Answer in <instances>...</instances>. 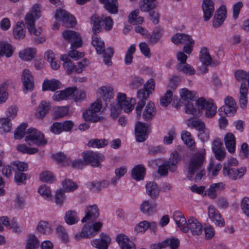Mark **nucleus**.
I'll return each instance as SVG.
<instances>
[{
  "instance_id": "f257e3e1",
  "label": "nucleus",
  "mask_w": 249,
  "mask_h": 249,
  "mask_svg": "<svg viewBox=\"0 0 249 249\" xmlns=\"http://www.w3.org/2000/svg\"><path fill=\"white\" fill-rule=\"evenodd\" d=\"M117 104L112 105L110 108V115L113 119H116L124 110L125 113H129L134 109L135 100L129 99L124 93H118L117 96Z\"/></svg>"
},
{
  "instance_id": "f03ea898",
  "label": "nucleus",
  "mask_w": 249,
  "mask_h": 249,
  "mask_svg": "<svg viewBox=\"0 0 249 249\" xmlns=\"http://www.w3.org/2000/svg\"><path fill=\"white\" fill-rule=\"evenodd\" d=\"M155 86V81L151 78L149 79L144 85L142 89L138 91L137 97L140 101L137 103L136 112L138 116H141L142 109L145 105V101L148 98L150 94L154 91Z\"/></svg>"
},
{
  "instance_id": "7ed1b4c3",
  "label": "nucleus",
  "mask_w": 249,
  "mask_h": 249,
  "mask_svg": "<svg viewBox=\"0 0 249 249\" xmlns=\"http://www.w3.org/2000/svg\"><path fill=\"white\" fill-rule=\"evenodd\" d=\"M91 44L95 48L97 53H103L105 64L107 66L111 65L112 61L111 59L114 54L113 48L108 47L105 50L104 42L98 37L97 34H93Z\"/></svg>"
},
{
  "instance_id": "20e7f679",
  "label": "nucleus",
  "mask_w": 249,
  "mask_h": 249,
  "mask_svg": "<svg viewBox=\"0 0 249 249\" xmlns=\"http://www.w3.org/2000/svg\"><path fill=\"white\" fill-rule=\"evenodd\" d=\"M40 17V9L38 4H36L33 7L32 10L28 13L25 17V24L29 32L31 35L36 36H39L41 33V30L35 28V22Z\"/></svg>"
},
{
  "instance_id": "39448f33",
  "label": "nucleus",
  "mask_w": 249,
  "mask_h": 249,
  "mask_svg": "<svg viewBox=\"0 0 249 249\" xmlns=\"http://www.w3.org/2000/svg\"><path fill=\"white\" fill-rule=\"evenodd\" d=\"M205 153L197 152L193 154L190 158L188 163V173L187 178L189 179H192L193 176L202 167L205 159Z\"/></svg>"
},
{
  "instance_id": "423d86ee",
  "label": "nucleus",
  "mask_w": 249,
  "mask_h": 249,
  "mask_svg": "<svg viewBox=\"0 0 249 249\" xmlns=\"http://www.w3.org/2000/svg\"><path fill=\"white\" fill-rule=\"evenodd\" d=\"M180 159L181 156L177 151L173 152L168 161H165L159 166L158 173L161 176H166L168 170L171 172H174L177 168V164L180 160Z\"/></svg>"
},
{
  "instance_id": "0eeeda50",
  "label": "nucleus",
  "mask_w": 249,
  "mask_h": 249,
  "mask_svg": "<svg viewBox=\"0 0 249 249\" xmlns=\"http://www.w3.org/2000/svg\"><path fill=\"white\" fill-rule=\"evenodd\" d=\"M26 134L25 141L29 145L35 144L41 146L45 145L47 142L44 134L36 128L31 127L28 129Z\"/></svg>"
},
{
  "instance_id": "6e6552de",
  "label": "nucleus",
  "mask_w": 249,
  "mask_h": 249,
  "mask_svg": "<svg viewBox=\"0 0 249 249\" xmlns=\"http://www.w3.org/2000/svg\"><path fill=\"white\" fill-rule=\"evenodd\" d=\"M102 108L101 99H97L96 102L92 103L88 109L83 112V117L85 121L96 123L102 119V117L98 115Z\"/></svg>"
},
{
  "instance_id": "1a4fd4ad",
  "label": "nucleus",
  "mask_w": 249,
  "mask_h": 249,
  "mask_svg": "<svg viewBox=\"0 0 249 249\" xmlns=\"http://www.w3.org/2000/svg\"><path fill=\"white\" fill-rule=\"evenodd\" d=\"M196 105L199 109H205V115L207 118H212L216 113V106L213 102L208 101L204 98H198L196 101Z\"/></svg>"
},
{
  "instance_id": "9d476101",
  "label": "nucleus",
  "mask_w": 249,
  "mask_h": 249,
  "mask_svg": "<svg viewBox=\"0 0 249 249\" xmlns=\"http://www.w3.org/2000/svg\"><path fill=\"white\" fill-rule=\"evenodd\" d=\"M83 160H85L87 165L90 164L93 167H98L100 162L105 159L104 156L92 151H87L82 154Z\"/></svg>"
},
{
  "instance_id": "9b49d317",
  "label": "nucleus",
  "mask_w": 249,
  "mask_h": 249,
  "mask_svg": "<svg viewBox=\"0 0 249 249\" xmlns=\"http://www.w3.org/2000/svg\"><path fill=\"white\" fill-rule=\"evenodd\" d=\"M63 36L71 43V49H77L82 46V39L78 33L72 30H66L63 32Z\"/></svg>"
},
{
  "instance_id": "f8f14e48",
  "label": "nucleus",
  "mask_w": 249,
  "mask_h": 249,
  "mask_svg": "<svg viewBox=\"0 0 249 249\" xmlns=\"http://www.w3.org/2000/svg\"><path fill=\"white\" fill-rule=\"evenodd\" d=\"M55 17L56 19L62 21L63 25L66 27H73L76 24L75 18L65 10H57Z\"/></svg>"
},
{
  "instance_id": "ddd939ff",
  "label": "nucleus",
  "mask_w": 249,
  "mask_h": 249,
  "mask_svg": "<svg viewBox=\"0 0 249 249\" xmlns=\"http://www.w3.org/2000/svg\"><path fill=\"white\" fill-rule=\"evenodd\" d=\"M150 125L142 122H138L135 125V136L139 142H143L146 140L149 133Z\"/></svg>"
},
{
  "instance_id": "4468645a",
  "label": "nucleus",
  "mask_w": 249,
  "mask_h": 249,
  "mask_svg": "<svg viewBox=\"0 0 249 249\" xmlns=\"http://www.w3.org/2000/svg\"><path fill=\"white\" fill-rule=\"evenodd\" d=\"M142 109L141 116H138L136 114L137 117L139 119L142 118L144 121L148 122L153 120L157 114V110L155 107V105L153 103L149 102L146 106Z\"/></svg>"
},
{
  "instance_id": "2eb2a0df",
  "label": "nucleus",
  "mask_w": 249,
  "mask_h": 249,
  "mask_svg": "<svg viewBox=\"0 0 249 249\" xmlns=\"http://www.w3.org/2000/svg\"><path fill=\"white\" fill-rule=\"evenodd\" d=\"M209 218L215 225L223 227L225 225V221L219 211L213 205H210L208 209Z\"/></svg>"
},
{
  "instance_id": "dca6fc26",
  "label": "nucleus",
  "mask_w": 249,
  "mask_h": 249,
  "mask_svg": "<svg viewBox=\"0 0 249 249\" xmlns=\"http://www.w3.org/2000/svg\"><path fill=\"white\" fill-rule=\"evenodd\" d=\"M100 239H95L91 242L93 247L98 249H107L111 242L110 237L103 232L100 235Z\"/></svg>"
},
{
  "instance_id": "f3484780",
  "label": "nucleus",
  "mask_w": 249,
  "mask_h": 249,
  "mask_svg": "<svg viewBox=\"0 0 249 249\" xmlns=\"http://www.w3.org/2000/svg\"><path fill=\"white\" fill-rule=\"evenodd\" d=\"M225 105L220 108L227 115H232L236 112V103L232 97L228 96L225 99Z\"/></svg>"
},
{
  "instance_id": "a211bd4d",
  "label": "nucleus",
  "mask_w": 249,
  "mask_h": 249,
  "mask_svg": "<svg viewBox=\"0 0 249 249\" xmlns=\"http://www.w3.org/2000/svg\"><path fill=\"white\" fill-rule=\"evenodd\" d=\"M246 172L245 167H241L240 169H235L224 166L223 173L224 176H228L230 178L235 180L238 178H241Z\"/></svg>"
},
{
  "instance_id": "6ab92c4d",
  "label": "nucleus",
  "mask_w": 249,
  "mask_h": 249,
  "mask_svg": "<svg viewBox=\"0 0 249 249\" xmlns=\"http://www.w3.org/2000/svg\"><path fill=\"white\" fill-rule=\"evenodd\" d=\"M185 228L188 229L187 232L189 230H190L191 233L194 235H199L201 234L202 232V225L194 217H191L188 220L187 223Z\"/></svg>"
},
{
  "instance_id": "aec40b11",
  "label": "nucleus",
  "mask_w": 249,
  "mask_h": 249,
  "mask_svg": "<svg viewBox=\"0 0 249 249\" xmlns=\"http://www.w3.org/2000/svg\"><path fill=\"white\" fill-rule=\"evenodd\" d=\"M99 216V210L97 206L93 205L87 207L85 216L82 219L81 222H92L95 221Z\"/></svg>"
},
{
  "instance_id": "412c9836",
  "label": "nucleus",
  "mask_w": 249,
  "mask_h": 249,
  "mask_svg": "<svg viewBox=\"0 0 249 249\" xmlns=\"http://www.w3.org/2000/svg\"><path fill=\"white\" fill-rule=\"evenodd\" d=\"M21 80L23 85V90L32 91L34 87L33 76L28 70H24L22 73Z\"/></svg>"
},
{
  "instance_id": "4be33fe9",
  "label": "nucleus",
  "mask_w": 249,
  "mask_h": 249,
  "mask_svg": "<svg viewBox=\"0 0 249 249\" xmlns=\"http://www.w3.org/2000/svg\"><path fill=\"white\" fill-rule=\"evenodd\" d=\"M203 18L205 21L209 20L214 11V2L212 0H203L202 3Z\"/></svg>"
},
{
  "instance_id": "5701e85b",
  "label": "nucleus",
  "mask_w": 249,
  "mask_h": 249,
  "mask_svg": "<svg viewBox=\"0 0 249 249\" xmlns=\"http://www.w3.org/2000/svg\"><path fill=\"white\" fill-rule=\"evenodd\" d=\"M179 245V241L175 238L167 239L158 244L153 245L151 249H162L166 247H170L171 249H178Z\"/></svg>"
},
{
  "instance_id": "b1692460",
  "label": "nucleus",
  "mask_w": 249,
  "mask_h": 249,
  "mask_svg": "<svg viewBox=\"0 0 249 249\" xmlns=\"http://www.w3.org/2000/svg\"><path fill=\"white\" fill-rule=\"evenodd\" d=\"M75 89V88L69 87L64 90L56 91L54 93L53 98L56 101L67 100L71 98V95L72 94Z\"/></svg>"
},
{
  "instance_id": "393cba45",
  "label": "nucleus",
  "mask_w": 249,
  "mask_h": 249,
  "mask_svg": "<svg viewBox=\"0 0 249 249\" xmlns=\"http://www.w3.org/2000/svg\"><path fill=\"white\" fill-rule=\"evenodd\" d=\"M116 241L121 249H136L134 243L124 234H119L116 237Z\"/></svg>"
},
{
  "instance_id": "a878e982",
  "label": "nucleus",
  "mask_w": 249,
  "mask_h": 249,
  "mask_svg": "<svg viewBox=\"0 0 249 249\" xmlns=\"http://www.w3.org/2000/svg\"><path fill=\"white\" fill-rule=\"evenodd\" d=\"M173 216L180 230L183 232H187L188 229L185 228L187 222L183 213L180 211H176L174 213Z\"/></svg>"
},
{
  "instance_id": "bb28decb",
  "label": "nucleus",
  "mask_w": 249,
  "mask_h": 249,
  "mask_svg": "<svg viewBox=\"0 0 249 249\" xmlns=\"http://www.w3.org/2000/svg\"><path fill=\"white\" fill-rule=\"evenodd\" d=\"M157 207L156 203H150L148 200H145L140 205V209L144 214L150 216L156 213Z\"/></svg>"
},
{
  "instance_id": "cd10ccee",
  "label": "nucleus",
  "mask_w": 249,
  "mask_h": 249,
  "mask_svg": "<svg viewBox=\"0 0 249 249\" xmlns=\"http://www.w3.org/2000/svg\"><path fill=\"white\" fill-rule=\"evenodd\" d=\"M90 23L92 25V32L93 34L100 33L104 27L103 18L99 17L96 14L90 17Z\"/></svg>"
},
{
  "instance_id": "c85d7f7f",
  "label": "nucleus",
  "mask_w": 249,
  "mask_h": 249,
  "mask_svg": "<svg viewBox=\"0 0 249 249\" xmlns=\"http://www.w3.org/2000/svg\"><path fill=\"white\" fill-rule=\"evenodd\" d=\"M90 223L89 222L85 224L81 232L75 235V237L77 240H79L81 237L87 238L92 237L95 235V231H93Z\"/></svg>"
},
{
  "instance_id": "c756f323",
  "label": "nucleus",
  "mask_w": 249,
  "mask_h": 249,
  "mask_svg": "<svg viewBox=\"0 0 249 249\" xmlns=\"http://www.w3.org/2000/svg\"><path fill=\"white\" fill-rule=\"evenodd\" d=\"M172 41L175 44H186L187 42L194 43V41L191 36L182 33L176 34L172 37Z\"/></svg>"
},
{
  "instance_id": "7c9ffc66",
  "label": "nucleus",
  "mask_w": 249,
  "mask_h": 249,
  "mask_svg": "<svg viewBox=\"0 0 249 249\" xmlns=\"http://www.w3.org/2000/svg\"><path fill=\"white\" fill-rule=\"evenodd\" d=\"M248 89L246 83L245 82L241 83L238 97L240 107L242 108L245 107L248 103Z\"/></svg>"
},
{
  "instance_id": "2f4dec72",
  "label": "nucleus",
  "mask_w": 249,
  "mask_h": 249,
  "mask_svg": "<svg viewBox=\"0 0 249 249\" xmlns=\"http://www.w3.org/2000/svg\"><path fill=\"white\" fill-rule=\"evenodd\" d=\"M224 142L226 148L231 153H234L235 150V138L231 133H228L224 137Z\"/></svg>"
},
{
  "instance_id": "473e14b6",
  "label": "nucleus",
  "mask_w": 249,
  "mask_h": 249,
  "mask_svg": "<svg viewBox=\"0 0 249 249\" xmlns=\"http://www.w3.org/2000/svg\"><path fill=\"white\" fill-rule=\"evenodd\" d=\"M226 11L225 8L220 7L215 12L213 17V26L215 27L220 26L225 19Z\"/></svg>"
},
{
  "instance_id": "72a5a7b5",
  "label": "nucleus",
  "mask_w": 249,
  "mask_h": 249,
  "mask_svg": "<svg viewBox=\"0 0 249 249\" xmlns=\"http://www.w3.org/2000/svg\"><path fill=\"white\" fill-rule=\"evenodd\" d=\"M60 83L57 80L54 79L51 80L46 79L43 83L42 90L54 91L60 88Z\"/></svg>"
},
{
  "instance_id": "f704fd0d",
  "label": "nucleus",
  "mask_w": 249,
  "mask_h": 249,
  "mask_svg": "<svg viewBox=\"0 0 249 249\" xmlns=\"http://www.w3.org/2000/svg\"><path fill=\"white\" fill-rule=\"evenodd\" d=\"M51 109V105L49 102L42 101L40 103L36 116L39 119H43L49 112Z\"/></svg>"
},
{
  "instance_id": "c9c22d12",
  "label": "nucleus",
  "mask_w": 249,
  "mask_h": 249,
  "mask_svg": "<svg viewBox=\"0 0 249 249\" xmlns=\"http://www.w3.org/2000/svg\"><path fill=\"white\" fill-rule=\"evenodd\" d=\"M145 174L144 166L142 164H138L132 170V178L137 181L142 180L144 178Z\"/></svg>"
},
{
  "instance_id": "e433bc0d",
  "label": "nucleus",
  "mask_w": 249,
  "mask_h": 249,
  "mask_svg": "<svg viewBox=\"0 0 249 249\" xmlns=\"http://www.w3.org/2000/svg\"><path fill=\"white\" fill-rule=\"evenodd\" d=\"M104 4L105 9L111 14H116L118 12L117 0H99Z\"/></svg>"
},
{
  "instance_id": "4c0bfd02",
  "label": "nucleus",
  "mask_w": 249,
  "mask_h": 249,
  "mask_svg": "<svg viewBox=\"0 0 249 249\" xmlns=\"http://www.w3.org/2000/svg\"><path fill=\"white\" fill-rule=\"evenodd\" d=\"M24 27V24L23 21L17 23L13 30V34L15 38L20 40L25 37L26 31Z\"/></svg>"
},
{
  "instance_id": "58836bf2",
  "label": "nucleus",
  "mask_w": 249,
  "mask_h": 249,
  "mask_svg": "<svg viewBox=\"0 0 249 249\" xmlns=\"http://www.w3.org/2000/svg\"><path fill=\"white\" fill-rule=\"evenodd\" d=\"M157 0H141L139 7L143 12H149L157 7Z\"/></svg>"
},
{
  "instance_id": "ea45409f",
  "label": "nucleus",
  "mask_w": 249,
  "mask_h": 249,
  "mask_svg": "<svg viewBox=\"0 0 249 249\" xmlns=\"http://www.w3.org/2000/svg\"><path fill=\"white\" fill-rule=\"evenodd\" d=\"M147 194L152 198H155L159 195V190L157 183L154 181L147 183L145 186Z\"/></svg>"
},
{
  "instance_id": "a19ab883",
  "label": "nucleus",
  "mask_w": 249,
  "mask_h": 249,
  "mask_svg": "<svg viewBox=\"0 0 249 249\" xmlns=\"http://www.w3.org/2000/svg\"><path fill=\"white\" fill-rule=\"evenodd\" d=\"M36 52V49L29 48L21 51L19 53V57L23 60L30 61L35 57Z\"/></svg>"
},
{
  "instance_id": "79ce46f5",
  "label": "nucleus",
  "mask_w": 249,
  "mask_h": 249,
  "mask_svg": "<svg viewBox=\"0 0 249 249\" xmlns=\"http://www.w3.org/2000/svg\"><path fill=\"white\" fill-rule=\"evenodd\" d=\"M199 60L204 66L211 65L212 59L207 47H203L199 53Z\"/></svg>"
},
{
  "instance_id": "37998d69",
  "label": "nucleus",
  "mask_w": 249,
  "mask_h": 249,
  "mask_svg": "<svg viewBox=\"0 0 249 249\" xmlns=\"http://www.w3.org/2000/svg\"><path fill=\"white\" fill-rule=\"evenodd\" d=\"M13 53L12 46L10 44L4 41L0 42V57L4 55L9 57Z\"/></svg>"
},
{
  "instance_id": "c03bdc74",
  "label": "nucleus",
  "mask_w": 249,
  "mask_h": 249,
  "mask_svg": "<svg viewBox=\"0 0 249 249\" xmlns=\"http://www.w3.org/2000/svg\"><path fill=\"white\" fill-rule=\"evenodd\" d=\"M224 184L221 183H213L212 184L207 190L208 196L212 199H214L217 196L216 192L223 189Z\"/></svg>"
},
{
  "instance_id": "a18cd8bd",
  "label": "nucleus",
  "mask_w": 249,
  "mask_h": 249,
  "mask_svg": "<svg viewBox=\"0 0 249 249\" xmlns=\"http://www.w3.org/2000/svg\"><path fill=\"white\" fill-rule=\"evenodd\" d=\"M161 36V31L156 29L153 31L152 34H146L145 38L148 40L149 44H155L160 40Z\"/></svg>"
},
{
  "instance_id": "49530a36",
  "label": "nucleus",
  "mask_w": 249,
  "mask_h": 249,
  "mask_svg": "<svg viewBox=\"0 0 249 249\" xmlns=\"http://www.w3.org/2000/svg\"><path fill=\"white\" fill-rule=\"evenodd\" d=\"M108 143V141L105 139H93L89 142L87 145L89 147L101 148L107 146Z\"/></svg>"
},
{
  "instance_id": "de8ad7c7",
  "label": "nucleus",
  "mask_w": 249,
  "mask_h": 249,
  "mask_svg": "<svg viewBox=\"0 0 249 249\" xmlns=\"http://www.w3.org/2000/svg\"><path fill=\"white\" fill-rule=\"evenodd\" d=\"M61 60L64 61L63 67L68 74H71L75 69L73 62L66 56H62Z\"/></svg>"
},
{
  "instance_id": "09e8293b",
  "label": "nucleus",
  "mask_w": 249,
  "mask_h": 249,
  "mask_svg": "<svg viewBox=\"0 0 249 249\" xmlns=\"http://www.w3.org/2000/svg\"><path fill=\"white\" fill-rule=\"evenodd\" d=\"M181 137L185 144L188 146L191 149L194 148L195 142L192 138L191 133L185 130L182 131Z\"/></svg>"
},
{
  "instance_id": "8fccbe9b",
  "label": "nucleus",
  "mask_w": 249,
  "mask_h": 249,
  "mask_svg": "<svg viewBox=\"0 0 249 249\" xmlns=\"http://www.w3.org/2000/svg\"><path fill=\"white\" fill-rule=\"evenodd\" d=\"M100 94L107 104V102H109L113 98V89L110 87H102L100 89Z\"/></svg>"
},
{
  "instance_id": "3c124183",
  "label": "nucleus",
  "mask_w": 249,
  "mask_h": 249,
  "mask_svg": "<svg viewBox=\"0 0 249 249\" xmlns=\"http://www.w3.org/2000/svg\"><path fill=\"white\" fill-rule=\"evenodd\" d=\"M177 69L178 71L186 74L193 75L196 72L195 69L186 63L184 64L178 63L177 66Z\"/></svg>"
},
{
  "instance_id": "603ef678",
  "label": "nucleus",
  "mask_w": 249,
  "mask_h": 249,
  "mask_svg": "<svg viewBox=\"0 0 249 249\" xmlns=\"http://www.w3.org/2000/svg\"><path fill=\"white\" fill-rule=\"evenodd\" d=\"M109 183L106 180L92 182L89 183V187L94 192H99L102 189L107 188Z\"/></svg>"
},
{
  "instance_id": "864d4df0",
  "label": "nucleus",
  "mask_w": 249,
  "mask_h": 249,
  "mask_svg": "<svg viewBox=\"0 0 249 249\" xmlns=\"http://www.w3.org/2000/svg\"><path fill=\"white\" fill-rule=\"evenodd\" d=\"M139 14V9L132 11L128 17L129 23L134 25L142 23L143 21V18L138 17Z\"/></svg>"
},
{
  "instance_id": "5fc2aeb1",
  "label": "nucleus",
  "mask_w": 249,
  "mask_h": 249,
  "mask_svg": "<svg viewBox=\"0 0 249 249\" xmlns=\"http://www.w3.org/2000/svg\"><path fill=\"white\" fill-rule=\"evenodd\" d=\"M13 165L12 170L15 173L17 172H22L26 171L28 169V165L27 163L19 161H15L11 163Z\"/></svg>"
},
{
  "instance_id": "6e6d98bb",
  "label": "nucleus",
  "mask_w": 249,
  "mask_h": 249,
  "mask_svg": "<svg viewBox=\"0 0 249 249\" xmlns=\"http://www.w3.org/2000/svg\"><path fill=\"white\" fill-rule=\"evenodd\" d=\"M136 51V46L134 44L131 45L125 53L124 63L126 65H130L133 61V55Z\"/></svg>"
},
{
  "instance_id": "4d7b16f0",
  "label": "nucleus",
  "mask_w": 249,
  "mask_h": 249,
  "mask_svg": "<svg viewBox=\"0 0 249 249\" xmlns=\"http://www.w3.org/2000/svg\"><path fill=\"white\" fill-rule=\"evenodd\" d=\"M65 220L67 224L72 225L77 222L79 219L76 216V213L74 211H69L66 213Z\"/></svg>"
},
{
  "instance_id": "13d9d810",
  "label": "nucleus",
  "mask_w": 249,
  "mask_h": 249,
  "mask_svg": "<svg viewBox=\"0 0 249 249\" xmlns=\"http://www.w3.org/2000/svg\"><path fill=\"white\" fill-rule=\"evenodd\" d=\"M17 149L18 151L23 154H34L38 152V149L36 147H29L25 144H20L17 145Z\"/></svg>"
},
{
  "instance_id": "bf43d9fd",
  "label": "nucleus",
  "mask_w": 249,
  "mask_h": 249,
  "mask_svg": "<svg viewBox=\"0 0 249 249\" xmlns=\"http://www.w3.org/2000/svg\"><path fill=\"white\" fill-rule=\"evenodd\" d=\"M11 120L7 118H3L0 119V130L1 131L7 133L11 130L12 127Z\"/></svg>"
},
{
  "instance_id": "052dcab7",
  "label": "nucleus",
  "mask_w": 249,
  "mask_h": 249,
  "mask_svg": "<svg viewBox=\"0 0 249 249\" xmlns=\"http://www.w3.org/2000/svg\"><path fill=\"white\" fill-rule=\"evenodd\" d=\"M196 93L192 91L187 89H182L180 92L181 99L184 101L191 100L194 98H196Z\"/></svg>"
},
{
  "instance_id": "680f3d73",
  "label": "nucleus",
  "mask_w": 249,
  "mask_h": 249,
  "mask_svg": "<svg viewBox=\"0 0 249 249\" xmlns=\"http://www.w3.org/2000/svg\"><path fill=\"white\" fill-rule=\"evenodd\" d=\"M7 85V82H3L0 85V104L5 102L8 98Z\"/></svg>"
},
{
  "instance_id": "e2e57ef3",
  "label": "nucleus",
  "mask_w": 249,
  "mask_h": 249,
  "mask_svg": "<svg viewBox=\"0 0 249 249\" xmlns=\"http://www.w3.org/2000/svg\"><path fill=\"white\" fill-rule=\"evenodd\" d=\"M27 127L26 123H23L18 127L15 132V138L16 139L20 140L24 136L25 130Z\"/></svg>"
},
{
  "instance_id": "0e129e2a",
  "label": "nucleus",
  "mask_w": 249,
  "mask_h": 249,
  "mask_svg": "<svg viewBox=\"0 0 249 249\" xmlns=\"http://www.w3.org/2000/svg\"><path fill=\"white\" fill-rule=\"evenodd\" d=\"M39 241L34 235H28V240L26 247L28 248H37L39 246Z\"/></svg>"
},
{
  "instance_id": "69168bd1",
  "label": "nucleus",
  "mask_w": 249,
  "mask_h": 249,
  "mask_svg": "<svg viewBox=\"0 0 249 249\" xmlns=\"http://www.w3.org/2000/svg\"><path fill=\"white\" fill-rule=\"evenodd\" d=\"M188 125L196 128L198 131L203 129L205 126L204 123L201 121L197 119H192L188 120Z\"/></svg>"
},
{
  "instance_id": "338daca9",
  "label": "nucleus",
  "mask_w": 249,
  "mask_h": 249,
  "mask_svg": "<svg viewBox=\"0 0 249 249\" xmlns=\"http://www.w3.org/2000/svg\"><path fill=\"white\" fill-rule=\"evenodd\" d=\"M37 229L39 232L43 234H50L52 231V229L46 221H41L39 223Z\"/></svg>"
},
{
  "instance_id": "774afa93",
  "label": "nucleus",
  "mask_w": 249,
  "mask_h": 249,
  "mask_svg": "<svg viewBox=\"0 0 249 249\" xmlns=\"http://www.w3.org/2000/svg\"><path fill=\"white\" fill-rule=\"evenodd\" d=\"M172 96V91L171 90H168L164 96L161 98L160 105L163 107H167L171 103Z\"/></svg>"
}]
</instances>
